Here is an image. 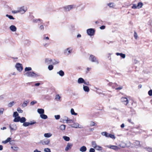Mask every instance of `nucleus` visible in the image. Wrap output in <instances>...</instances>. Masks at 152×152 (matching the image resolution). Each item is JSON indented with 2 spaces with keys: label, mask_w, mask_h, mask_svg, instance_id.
<instances>
[{
  "label": "nucleus",
  "mask_w": 152,
  "mask_h": 152,
  "mask_svg": "<svg viewBox=\"0 0 152 152\" xmlns=\"http://www.w3.org/2000/svg\"><path fill=\"white\" fill-rule=\"evenodd\" d=\"M24 75L29 77H36L39 76V74H36L33 71L27 72H26L24 74Z\"/></svg>",
  "instance_id": "nucleus-1"
},
{
  "label": "nucleus",
  "mask_w": 152,
  "mask_h": 152,
  "mask_svg": "<svg viewBox=\"0 0 152 152\" xmlns=\"http://www.w3.org/2000/svg\"><path fill=\"white\" fill-rule=\"evenodd\" d=\"M89 60L92 62H95L96 64L99 63V61L97 58L93 55H90L89 58Z\"/></svg>",
  "instance_id": "nucleus-2"
},
{
  "label": "nucleus",
  "mask_w": 152,
  "mask_h": 152,
  "mask_svg": "<svg viewBox=\"0 0 152 152\" xmlns=\"http://www.w3.org/2000/svg\"><path fill=\"white\" fill-rule=\"evenodd\" d=\"M76 7L75 5H69L64 7V10L66 11H69L70 10Z\"/></svg>",
  "instance_id": "nucleus-3"
},
{
  "label": "nucleus",
  "mask_w": 152,
  "mask_h": 152,
  "mask_svg": "<svg viewBox=\"0 0 152 152\" xmlns=\"http://www.w3.org/2000/svg\"><path fill=\"white\" fill-rule=\"evenodd\" d=\"M95 32V30L92 28L88 29L87 30V33L90 36H93L94 35Z\"/></svg>",
  "instance_id": "nucleus-4"
},
{
  "label": "nucleus",
  "mask_w": 152,
  "mask_h": 152,
  "mask_svg": "<svg viewBox=\"0 0 152 152\" xmlns=\"http://www.w3.org/2000/svg\"><path fill=\"white\" fill-rule=\"evenodd\" d=\"M15 67L17 70L19 72L21 71L23 69L22 65L19 63H16L15 65Z\"/></svg>",
  "instance_id": "nucleus-5"
},
{
  "label": "nucleus",
  "mask_w": 152,
  "mask_h": 152,
  "mask_svg": "<svg viewBox=\"0 0 152 152\" xmlns=\"http://www.w3.org/2000/svg\"><path fill=\"white\" fill-rule=\"evenodd\" d=\"M143 6V3L141 2H139L137 5L136 4H134V9H140Z\"/></svg>",
  "instance_id": "nucleus-6"
},
{
  "label": "nucleus",
  "mask_w": 152,
  "mask_h": 152,
  "mask_svg": "<svg viewBox=\"0 0 152 152\" xmlns=\"http://www.w3.org/2000/svg\"><path fill=\"white\" fill-rule=\"evenodd\" d=\"M140 147V142L138 140L134 141V147L136 148H138Z\"/></svg>",
  "instance_id": "nucleus-7"
},
{
  "label": "nucleus",
  "mask_w": 152,
  "mask_h": 152,
  "mask_svg": "<svg viewBox=\"0 0 152 152\" xmlns=\"http://www.w3.org/2000/svg\"><path fill=\"white\" fill-rule=\"evenodd\" d=\"M121 101L125 105L127 104L128 103V100L126 97H122L121 98Z\"/></svg>",
  "instance_id": "nucleus-8"
},
{
  "label": "nucleus",
  "mask_w": 152,
  "mask_h": 152,
  "mask_svg": "<svg viewBox=\"0 0 152 152\" xmlns=\"http://www.w3.org/2000/svg\"><path fill=\"white\" fill-rule=\"evenodd\" d=\"M52 61V59L49 58H47L45 59V63L47 65L52 64L51 62Z\"/></svg>",
  "instance_id": "nucleus-9"
},
{
  "label": "nucleus",
  "mask_w": 152,
  "mask_h": 152,
  "mask_svg": "<svg viewBox=\"0 0 152 152\" xmlns=\"http://www.w3.org/2000/svg\"><path fill=\"white\" fill-rule=\"evenodd\" d=\"M72 51V50L70 49V48H68L64 50V53L66 55H68L71 53Z\"/></svg>",
  "instance_id": "nucleus-10"
},
{
  "label": "nucleus",
  "mask_w": 152,
  "mask_h": 152,
  "mask_svg": "<svg viewBox=\"0 0 152 152\" xmlns=\"http://www.w3.org/2000/svg\"><path fill=\"white\" fill-rule=\"evenodd\" d=\"M73 145V144L71 143H68L65 148V151H67L69 149H71Z\"/></svg>",
  "instance_id": "nucleus-11"
},
{
  "label": "nucleus",
  "mask_w": 152,
  "mask_h": 152,
  "mask_svg": "<svg viewBox=\"0 0 152 152\" xmlns=\"http://www.w3.org/2000/svg\"><path fill=\"white\" fill-rule=\"evenodd\" d=\"M106 147L116 151L117 150L118 148V147L115 145H107Z\"/></svg>",
  "instance_id": "nucleus-12"
},
{
  "label": "nucleus",
  "mask_w": 152,
  "mask_h": 152,
  "mask_svg": "<svg viewBox=\"0 0 152 152\" xmlns=\"http://www.w3.org/2000/svg\"><path fill=\"white\" fill-rule=\"evenodd\" d=\"M18 10L19 12L22 14L24 13L26 11V10L24 9V7H22L20 8Z\"/></svg>",
  "instance_id": "nucleus-13"
},
{
  "label": "nucleus",
  "mask_w": 152,
  "mask_h": 152,
  "mask_svg": "<svg viewBox=\"0 0 152 152\" xmlns=\"http://www.w3.org/2000/svg\"><path fill=\"white\" fill-rule=\"evenodd\" d=\"M10 29L13 32H15L16 31L17 28L14 25H12L10 27Z\"/></svg>",
  "instance_id": "nucleus-14"
},
{
  "label": "nucleus",
  "mask_w": 152,
  "mask_h": 152,
  "mask_svg": "<svg viewBox=\"0 0 152 152\" xmlns=\"http://www.w3.org/2000/svg\"><path fill=\"white\" fill-rule=\"evenodd\" d=\"M50 142V140H49L48 139L45 140L44 141H42L41 142L42 144L43 145H48L49 143Z\"/></svg>",
  "instance_id": "nucleus-15"
},
{
  "label": "nucleus",
  "mask_w": 152,
  "mask_h": 152,
  "mask_svg": "<svg viewBox=\"0 0 152 152\" xmlns=\"http://www.w3.org/2000/svg\"><path fill=\"white\" fill-rule=\"evenodd\" d=\"M9 127L10 128V130H15L17 129V127L16 125L14 124V125H10Z\"/></svg>",
  "instance_id": "nucleus-16"
},
{
  "label": "nucleus",
  "mask_w": 152,
  "mask_h": 152,
  "mask_svg": "<svg viewBox=\"0 0 152 152\" xmlns=\"http://www.w3.org/2000/svg\"><path fill=\"white\" fill-rule=\"evenodd\" d=\"M108 85L110 86H112L113 88H115V87L114 85H116V86H118V85L116 83L110 82L108 84Z\"/></svg>",
  "instance_id": "nucleus-17"
},
{
  "label": "nucleus",
  "mask_w": 152,
  "mask_h": 152,
  "mask_svg": "<svg viewBox=\"0 0 152 152\" xmlns=\"http://www.w3.org/2000/svg\"><path fill=\"white\" fill-rule=\"evenodd\" d=\"M85 8V6L81 5H80L77 7V9L79 11L83 10Z\"/></svg>",
  "instance_id": "nucleus-18"
},
{
  "label": "nucleus",
  "mask_w": 152,
  "mask_h": 152,
  "mask_svg": "<svg viewBox=\"0 0 152 152\" xmlns=\"http://www.w3.org/2000/svg\"><path fill=\"white\" fill-rule=\"evenodd\" d=\"M87 148L85 146H83L81 147L80 149V151L82 152H85L86 151Z\"/></svg>",
  "instance_id": "nucleus-19"
},
{
  "label": "nucleus",
  "mask_w": 152,
  "mask_h": 152,
  "mask_svg": "<svg viewBox=\"0 0 152 152\" xmlns=\"http://www.w3.org/2000/svg\"><path fill=\"white\" fill-rule=\"evenodd\" d=\"M116 55L118 56H120L121 57L123 58H125L126 55L125 54H123L122 53H116Z\"/></svg>",
  "instance_id": "nucleus-20"
},
{
  "label": "nucleus",
  "mask_w": 152,
  "mask_h": 152,
  "mask_svg": "<svg viewBox=\"0 0 152 152\" xmlns=\"http://www.w3.org/2000/svg\"><path fill=\"white\" fill-rule=\"evenodd\" d=\"M38 113L41 114H44V110L42 109H38L37 110Z\"/></svg>",
  "instance_id": "nucleus-21"
},
{
  "label": "nucleus",
  "mask_w": 152,
  "mask_h": 152,
  "mask_svg": "<svg viewBox=\"0 0 152 152\" xmlns=\"http://www.w3.org/2000/svg\"><path fill=\"white\" fill-rule=\"evenodd\" d=\"M57 74H59L61 77L63 76L64 75V72L62 70H60L59 72H58Z\"/></svg>",
  "instance_id": "nucleus-22"
},
{
  "label": "nucleus",
  "mask_w": 152,
  "mask_h": 152,
  "mask_svg": "<svg viewBox=\"0 0 152 152\" xmlns=\"http://www.w3.org/2000/svg\"><path fill=\"white\" fill-rule=\"evenodd\" d=\"M51 62L52 64L56 65L58 64L59 62V61L58 60H56L55 59H54L53 60L52 59V61Z\"/></svg>",
  "instance_id": "nucleus-23"
},
{
  "label": "nucleus",
  "mask_w": 152,
  "mask_h": 152,
  "mask_svg": "<svg viewBox=\"0 0 152 152\" xmlns=\"http://www.w3.org/2000/svg\"><path fill=\"white\" fill-rule=\"evenodd\" d=\"M84 81L85 80L83 78L80 77L79 78L78 80V83L79 84L83 83H84Z\"/></svg>",
  "instance_id": "nucleus-24"
},
{
  "label": "nucleus",
  "mask_w": 152,
  "mask_h": 152,
  "mask_svg": "<svg viewBox=\"0 0 152 152\" xmlns=\"http://www.w3.org/2000/svg\"><path fill=\"white\" fill-rule=\"evenodd\" d=\"M83 89L85 92H88L89 91V88L86 86L83 85Z\"/></svg>",
  "instance_id": "nucleus-25"
},
{
  "label": "nucleus",
  "mask_w": 152,
  "mask_h": 152,
  "mask_svg": "<svg viewBox=\"0 0 152 152\" xmlns=\"http://www.w3.org/2000/svg\"><path fill=\"white\" fill-rule=\"evenodd\" d=\"M72 127L77 128L79 126V124L77 123H75L73 124L70 125Z\"/></svg>",
  "instance_id": "nucleus-26"
},
{
  "label": "nucleus",
  "mask_w": 152,
  "mask_h": 152,
  "mask_svg": "<svg viewBox=\"0 0 152 152\" xmlns=\"http://www.w3.org/2000/svg\"><path fill=\"white\" fill-rule=\"evenodd\" d=\"M110 134L106 132H103L101 133V134L103 136H105L106 137H108L109 135Z\"/></svg>",
  "instance_id": "nucleus-27"
},
{
  "label": "nucleus",
  "mask_w": 152,
  "mask_h": 152,
  "mask_svg": "<svg viewBox=\"0 0 152 152\" xmlns=\"http://www.w3.org/2000/svg\"><path fill=\"white\" fill-rule=\"evenodd\" d=\"M40 117L44 119H46L48 118L47 116L44 114L40 115Z\"/></svg>",
  "instance_id": "nucleus-28"
},
{
  "label": "nucleus",
  "mask_w": 152,
  "mask_h": 152,
  "mask_svg": "<svg viewBox=\"0 0 152 152\" xmlns=\"http://www.w3.org/2000/svg\"><path fill=\"white\" fill-rule=\"evenodd\" d=\"M67 119L66 120H65L66 121V123H69V124H71L73 123V121L72 120H71L69 118H66Z\"/></svg>",
  "instance_id": "nucleus-29"
},
{
  "label": "nucleus",
  "mask_w": 152,
  "mask_h": 152,
  "mask_svg": "<svg viewBox=\"0 0 152 152\" xmlns=\"http://www.w3.org/2000/svg\"><path fill=\"white\" fill-rule=\"evenodd\" d=\"M15 118L14 119L13 121L15 122H18L20 121V117L18 116L17 117H15Z\"/></svg>",
  "instance_id": "nucleus-30"
},
{
  "label": "nucleus",
  "mask_w": 152,
  "mask_h": 152,
  "mask_svg": "<svg viewBox=\"0 0 152 152\" xmlns=\"http://www.w3.org/2000/svg\"><path fill=\"white\" fill-rule=\"evenodd\" d=\"M20 121L21 123H24L26 121V118L24 117H20Z\"/></svg>",
  "instance_id": "nucleus-31"
},
{
  "label": "nucleus",
  "mask_w": 152,
  "mask_h": 152,
  "mask_svg": "<svg viewBox=\"0 0 152 152\" xmlns=\"http://www.w3.org/2000/svg\"><path fill=\"white\" fill-rule=\"evenodd\" d=\"M29 102V101H25L22 104V107H26L27 105V104Z\"/></svg>",
  "instance_id": "nucleus-32"
},
{
  "label": "nucleus",
  "mask_w": 152,
  "mask_h": 152,
  "mask_svg": "<svg viewBox=\"0 0 152 152\" xmlns=\"http://www.w3.org/2000/svg\"><path fill=\"white\" fill-rule=\"evenodd\" d=\"M52 135V134H51L50 133H45L44 134V137H50Z\"/></svg>",
  "instance_id": "nucleus-33"
},
{
  "label": "nucleus",
  "mask_w": 152,
  "mask_h": 152,
  "mask_svg": "<svg viewBox=\"0 0 152 152\" xmlns=\"http://www.w3.org/2000/svg\"><path fill=\"white\" fill-rule=\"evenodd\" d=\"M148 151L152 152V148L150 147H146L144 148Z\"/></svg>",
  "instance_id": "nucleus-34"
},
{
  "label": "nucleus",
  "mask_w": 152,
  "mask_h": 152,
  "mask_svg": "<svg viewBox=\"0 0 152 152\" xmlns=\"http://www.w3.org/2000/svg\"><path fill=\"white\" fill-rule=\"evenodd\" d=\"M32 68L31 67H26L25 69V71L26 72H30V71L31 70Z\"/></svg>",
  "instance_id": "nucleus-35"
},
{
  "label": "nucleus",
  "mask_w": 152,
  "mask_h": 152,
  "mask_svg": "<svg viewBox=\"0 0 152 152\" xmlns=\"http://www.w3.org/2000/svg\"><path fill=\"white\" fill-rule=\"evenodd\" d=\"M65 127L66 125L64 124L61 125L60 127V128L61 130L62 131H64L65 130Z\"/></svg>",
  "instance_id": "nucleus-36"
},
{
  "label": "nucleus",
  "mask_w": 152,
  "mask_h": 152,
  "mask_svg": "<svg viewBox=\"0 0 152 152\" xmlns=\"http://www.w3.org/2000/svg\"><path fill=\"white\" fill-rule=\"evenodd\" d=\"M92 146L94 148L97 145L95 141H93L91 142Z\"/></svg>",
  "instance_id": "nucleus-37"
},
{
  "label": "nucleus",
  "mask_w": 152,
  "mask_h": 152,
  "mask_svg": "<svg viewBox=\"0 0 152 152\" xmlns=\"http://www.w3.org/2000/svg\"><path fill=\"white\" fill-rule=\"evenodd\" d=\"M64 139L66 141H69L70 140V138L66 136H64L63 137Z\"/></svg>",
  "instance_id": "nucleus-38"
},
{
  "label": "nucleus",
  "mask_w": 152,
  "mask_h": 152,
  "mask_svg": "<svg viewBox=\"0 0 152 152\" xmlns=\"http://www.w3.org/2000/svg\"><path fill=\"white\" fill-rule=\"evenodd\" d=\"M6 16L8 18L10 19L11 20V19L14 20L15 19V18L14 17H13L12 15H9L8 14H7L6 15Z\"/></svg>",
  "instance_id": "nucleus-39"
},
{
  "label": "nucleus",
  "mask_w": 152,
  "mask_h": 152,
  "mask_svg": "<svg viewBox=\"0 0 152 152\" xmlns=\"http://www.w3.org/2000/svg\"><path fill=\"white\" fill-rule=\"evenodd\" d=\"M71 113L72 115H77V114L74 112V110L72 108L71 110Z\"/></svg>",
  "instance_id": "nucleus-40"
},
{
  "label": "nucleus",
  "mask_w": 152,
  "mask_h": 152,
  "mask_svg": "<svg viewBox=\"0 0 152 152\" xmlns=\"http://www.w3.org/2000/svg\"><path fill=\"white\" fill-rule=\"evenodd\" d=\"M95 148L96 150L100 151L102 150V148L100 146L97 145Z\"/></svg>",
  "instance_id": "nucleus-41"
},
{
  "label": "nucleus",
  "mask_w": 152,
  "mask_h": 152,
  "mask_svg": "<svg viewBox=\"0 0 152 152\" xmlns=\"http://www.w3.org/2000/svg\"><path fill=\"white\" fill-rule=\"evenodd\" d=\"M107 5L110 7H113L114 6V3H109L107 4Z\"/></svg>",
  "instance_id": "nucleus-42"
},
{
  "label": "nucleus",
  "mask_w": 152,
  "mask_h": 152,
  "mask_svg": "<svg viewBox=\"0 0 152 152\" xmlns=\"http://www.w3.org/2000/svg\"><path fill=\"white\" fill-rule=\"evenodd\" d=\"M48 68L49 70H51L53 68V66L52 65H49L48 66Z\"/></svg>",
  "instance_id": "nucleus-43"
},
{
  "label": "nucleus",
  "mask_w": 152,
  "mask_h": 152,
  "mask_svg": "<svg viewBox=\"0 0 152 152\" xmlns=\"http://www.w3.org/2000/svg\"><path fill=\"white\" fill-rule=\"evenodd\" d=\"M14 101H12L8 104V106L9 107H11L14 104Z\"/></svg>",
  "instance_id": "nucleus-44"
},
{
  "label": "nucleus",
  "mask_w": 152,
  "mask_h": 152,
  "mask_svg": "<svg viewBox=\"0 0 152 152\" xmlns=\"http://www.w3.org/2000/svg\"><path fill=\"white\" fill-rule=\"evenodd\" d=\"M29 125V122H25L23 124V126H24L26 127Z\"/></svg>",
  "instance_id": "nucleus-45"
},
{
  "label": "nucleus",
  "mask_w": 152,
  "mask_h": 152,
  "mask_svg": "<svg viewBox=\"0 0 152 152\" xmlns=\"http://www.w3.org/2000/svg\"><path fill=\"white\" fill-rule=\"evenodd\" d=\"M18 115H19V114L17 112H14L13 115V117H17H17L19 116Z\"/></svg>",
  "instance_id": "nucleus-46"
},
{
  "label": "nucleus",
  "mask_w": 152,
  "mask_h": 152,
  "mask_svg": "<svg viewBox=\"0 0 152 152\" xmlns=\"http://www.w3.org/2000/svg\"><path fill=\"white\" fill-rule=\"evenodd\" d=\"M134 38L135 39H137L138 37V35H137V33L135 31L134 32Z\"/></svg>",
  "instance_id": "nucleus-47"
},
{
  "label": "nucleus",
  "mask_w": 152,
  "mask_h": 152,
  "mask_svg": "<svg viewBox=\"0 0 152 152\" xmlns=\"http://www.w3.org/2000/svg\"><path fill=\"white\" fill-rule=\"evenodd\" d=\"M110 137L112 139H115V137L114 135L110 134L109 135L108 137Z\"/></svg>",
  "instance_id": "nucleus-48"
},
{
  "label": "nucleus",
  "mask_w": 152,
  "mask_h": 152,
  "mask_svg": "<svg viewBox=\"0 0 152 152\" xmlns=\"http://www.w3.org/2000/svg\"><path fill=\"white\" fill-rule=\"evenodd\" d=\"M11 148L15 151H17L18 149V148L17 147L12 146Z\"/></svg>",
  "instance_id": "nucleus-49"
},
{
  "label": "nucleus",
  "mask_w": 152,
  "mask_h": 152,
  "mask_svg": "<svg viewBox=\"0 0 152 152\" xmlns=\"http://www.w3.org/2000/svg\"><path fill=\"white\" fill-rule=\"evenodd\" d=\"M42 20L40 19H33V22L34 23H37L38 21H41Z\"/></svg>",
  "instance_id": "nucleus-50"
},
{
  "label": "nucleus",
  "mask_w": 152,
  "mask_h": 152,
  "mask_svg": "<svg viewBox=\"0 0 152 152\" xmlns=\"http://www.w3.org/2000/svg\"><path fill=\"white\" fill-rule=\"evenodd\" d=\"M17 110L19 113H22L23 112V110H22L20 107L18 108Z\"/></svg>",
  "instance_id": "nucleus-51"
},
{
  "label": "nucleus",
  "mask_w": 152,
  "mask_h": 152,
  "mask_svg": "<svg viewBox=\"0 0 152 152\" xmlns=\"http://www.w3.org/2000/svg\"><path fill=\"white\" fill-rule=\"evenodd\" d=\"M54 117L56 120H58L60 118V116L59 115H55Z\"/></svg>",
  "instance_id": "nucleus-52"
},
{
  "label": "nucleus",
  "mask_w": 152,
  "mask_h": 152,
  "mask_svg": "<svg viewBox=\"0 0 152 152\" xmlns=\"http://www.w3.org/2000/svg\"><path fill=\"white\" fill-rule=\"evenodd\" d=\"M44 151L45 152H51L50 149L48 148H45Z\"/></svg>",
  "instance_id": "nucleus-53"
},
{
  "label": "nucleus",
  "mask_w": 152,
  "mask_h": 152,
  "mask_svg": "<svg viewBox=\"0 0 152 152\" xmlns=\"http://www.w3.org/2000/svg\"><path fill=\"white\" fill-rule=\"evenodd\" d=\"M36 121H31L30 122H29V125H33L34 124H36Z\"/></svg>",
  "instance_id": "nucleus-54"
},
{
  "label": "nucleus",
  "mask_w": 152,
  "mask_h": 152,
  "mask_svg": "<svg viewBox=\"0 0 152 152\" xmlns=\"http://www.w3.org/2000/svg\"><path fill=\"white\" fill-rule=\"evenodd\" d=\"M148 94L150 96H152V90H151V89L150 90L148 91Z\"/></svg>",
  "instance_id": "nucleus-55"
},
{
  "label": "nucleus",
  "mask_w": 152,
  "mask_h": 152,
  "mask_svg": "<svg viewBox=\"0 0 152 152\" xmlns=\"http://www.w3.org/2000/svg\"><path fill=\"white\" fill-rule=\"evenodd\" d=\"M90 126H93L95 125V123L93 121H91L90 124Z\"/></svg>",
  "instance_id": "nucleus-56"
},
{
  "label": "nucleus",
  "mask_w": 152,
  "mask_h": 152,
  "mask_svg": "<svg viewBox=\"0 0 152 152\" xmlns=\"http://www.w3.org/2000/svg\"><path fill=\"white\" fill-rule=\"evenodd\" d=\"M60 97L59 95H57L56 96L55 99L57 100H59L60 99Z\"/></svg>",
  "instance_id": "nucleus-57"
},
{
  "label": "nucleus",
  "mask_w": 152,
  "mask_h": 152,
  "mask_svg": "<svg viewBox=\"0 0 152 152\" xmlns=\"http://www.w3.org/2000/svg\"><path fill=\"white\" fill-rule=\"evenodd\" d=\"M37 103V102L36 101L34 100V101H32L30 103V104L31 105H33L34 104H35L36 103Z\"/></svg>",
  "instance_id": "nucleus-58"
},
{
  "label": "nucleus",
  "mask_w": 152,
  "mask_h": 152,
  "mask_svg": "<svg viewBox=\"0 0 152 152\" xmlns=\"http://www.w3.org/2000/svg\"><path fill=\"white\" fill-rule=\"evenodd\" d=\"M45 35H43V39L44 40H49V38L48 37H45Z\"/></svg>",
  "instance_id": "nucleus-59"
},
{
  "label": "nucleus",
  "mask_w": 152,
  "mask_h": 152,
  "mask_svg": "<svg viewBox=\"0 0 152 152\" xmlns=\"http://www.w3.org/2000/svg\"><path fill=\"white\" fill-rule=\"evenodd\" d=\"M4 110V108H1L0 109V114H3Z\"/></svg>",
  "instance_id": "nucleus-60"
},
{
  "label": "nucleus",
  "mask_w": 152,
  "mask_h": 152,
  "mask_svg": "<svg viewBox=\"0 0 152 152\" xmlns=\"http://www.w3.org/2000/svg\"><path fill=\"white\" fill-rule=\"evenodd\" d=\"M123 88V87L121 86H120L118 88H115V89L116 90H121V89H122Z\"/></svg>",
  "instance_id": "nucleus-61"
},
{
  "label": "nucleus",
  "mask_w": 152,
  "mask_h": 152,
  "mask_svg": "<svg viewBox=\"0 0 152 152\" xmlns=\"http://www.w3.org/2000/svg\"><path fill=\"white\" fill-rule=\"evenodd\" d=\"M12 12L14 14L17 13L19 12V11L18 10H13L12 11Z\"/></svg>",
  "instance_id": "nucleus-62"
},
{
  "label": "nucleus",
  "mask_w": 152,
  "mask_h": 152,
  "mask_svg": "<svg viewBox=\"0 0 152 152\" xmlns=\"http://www.w3.org/2000/svg\"><path fill=\"white\" fill-rule=\"evenodd\" d=\"M89 152H95V150L94 148H91L89 150Z\"/></svg>",
  "instance_id": "nucleus-63"
},
{
  "label": "nucleus",
  "mask_w": 152,
  "mask_h": 152,
  "mask_svg": "<svg viewBox=\"0 0 152 152\" xmlns=\"http://www.w3.org/2000/svg\"><path fill=\"white\" fill-rule=\"evenodd\" d=\"M105 26H102L101 27H100V28L101 29H104L105 28Z\"/></svg>",
  "instance_id": "nucleus-64"
}]
</instances>
